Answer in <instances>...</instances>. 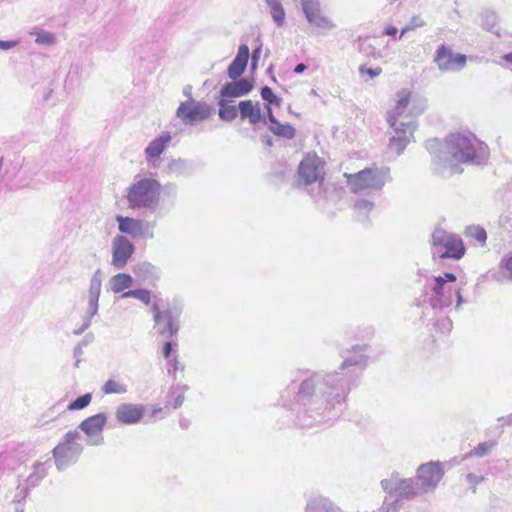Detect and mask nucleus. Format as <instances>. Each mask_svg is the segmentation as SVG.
<instances>
[{
    "mask_svg": "<svg viewBox=\"0 0 512 512\" xmlns=\"http://www.w3.org/2000/svg\"><path fill=\"white\" fill-rule=\"evenodd\" d=\"M161 191L157 178L137 174L125 190V199L131 210L153 213L159 208Z\"/></svg>",
    "mask_w": 512,
    "mask_h": 512,
    "instance_id": "1",
    "label": "nucleus"
},
{
    "mask_svg": "<svg viewBox=\"0 0 512 512\" xmlns=\"http://www.w3.org/2000/svg\"><path fill=\"white\" fill-rule=\"evenodd\" d=\"M486 151L485 144L470 132H456L445 139L444 161L451 166L473 162Z\"/></svg>",
    "mask_w": 512,
    "mask_h": 512,
    "instance_id": "2",
    "label": "nucleus"
},
{
    "mask_svg": "<svg viewBox=\"0 0 512 512\" xmlns=\"http://www.w3.org/2000/svg\"><path fill=\"white\" fill-rule=\"evenodd\" d=\"M347 185L353 193L364 190H380L386 183L387 171L376 165L360 170L357 173H344Z\"/></svg>",
    "mask_w": 512,
    "mask_h": 512,
    "instance_id": "3",
    "label": "nucleus"
},
{
    "mask_svg": "<svg viewBox=\"0 0 512 512\" xmlns=\"http://www.w3.org/2000/svg\"><path fill=\"white\" fill-rule=\"evenodd\" d=\"M83 451L82 437L79 431L67 432L63 440L53 449L55 464L59 470L74 463Z\"/></svg>",
    "mask_w": 512,
    "mask_h": 512,
    "instance_id": "4",
    "label": "nucleus"
},
{
    "mask_svg": "<svg viewBox=\"0 0 512 512\" xmlns=\"http://www.w3.org/2000/svg\"><path fill=\"white\" fill-rule=\"evenodd\" d=\"M103 274L100 269L93 272L87 294V310L80 327L73 330L75 335L82 334L91 325L92 318L97 315L99 309V298L102 290Z\"/></svg>",
    "mask_w": 512,
    "mask_h": 512,
    "instance_id": "5",
    "label": "nucleus"
},
{
    "mask_svg": "<svg viewBox=\"0 0 512 512\" xmlns=\"http://www.w3.org/2000/svg\"><path fill=\"white\" fill-rule=\"evenodd\" d=\"M297 173L304 184H322L326 176V162L316 152H308L301 160Z\"/></svg>",
    "mask_w": 512,
    "mask_h": 512,
    "instance_id": "6",
    "label": "nucleus"
},
{
    "mask_svg": "<svg viewBox=\"0 0 512 512\" xmlns=\"http://www.w3.org/2000/svg\"><path fill=\"white\" fill-rule=\"evenodd\" d=\"M118 230L122 235H128L133 239H153L156 223L144 219L117 215Z\"/></svg>",
    "mask_w": 512,
    "mask_h": 512,
    "instance_id": "7",
    "label": "nucleus"
},
{
    "mask_svg": "<svg viewBox=\"0 0 512 512\" xmlns=\"http://www.w3.org/2000/svg\"><path fill=\"white\" fill-rule=\"evenodd\" d=\"M212 113V109L204 102L189 97L186 101L180 103L176 110V116L185 125H194L207 119Z\"/></svg>",
    "mask_w": 512,
    "mask_h": 512,
    "instance_id": "8",
    "label": "nucleus"
},
{
    "mask_svg": "<svg viewBox=\"0 0 512 512\" xmlns=\"http://www.w3.org/2000/svg\"><path fill=\"white\" fill-rule=\"evenodd\" d=\"M433 246L444 250L440 258L460 259L465 254V247L461 238L444 230H436L432 235Z\"/></svg>",
    "mask_w": 512,
    "mask_h": 512,
    "instance_id": "9",
    "label": "nucleus"
},
{
    "mask_svg": "<svg viewBox=\"0 0 512 512\" xmlns=\"http://www.w3.org/2000/svg\"><path fill=\"white\" fill-rule=\"evenodd\" d=\"M152 312L154 314L155 327L159 334L172 337L178 332L180 311L177 308L160 310L158 305L154 304Z\"/></svg>",
    "mask_w": 512,
    "mask_h": 512,
    "instance_id": "10",
    "label": "nucleus"
},
{
    "mask_svg": "<svg viewBox=\"0 0 512 512\" xmlns=\"http://www.w3.org/2000/svg\"><path fill=\"white\" fill-rule=\"evenodd\" d=\"M108 417L105 413H98L83 420L78 428L86 435V442L91 446H100L104 443L103 429Z\"/></svg>",
    "mask_w": 512,
    "mask_h": 512,
    "instance_id": "11",
    "label": "nucleus"
},
{
    "mask_svg": "<svg viewBox=\"0 0 512 512\" xmlns=\"http://www.w3.org/2000/svg\"><path fill=\"white\" fill-rule=\"evenodd\" d=\"M434 62L441 71H457L466 65L467 57L442 44L436 50Z\"/></svg>",
    "mask_w": 512,
    "mask_h": 512,
    "instance_id": "12",
    "label": "nucleus"
},
{
    "mask_svg": "<svg viewBox=\"0 0 512 512\" xmlns=\"http://www.w3.org/2000/svg\"><path fill=\"white\" fill-rule=\"evenodd\" d=\"M135 247L124 235H116L111 242V265L123 269L134 254Z\"/></svg>",
    "mask_w": 512,
    "mask_h": 512,
    "instance_id": "13",
    "label": "nucleus"
},
{
    "mask_svg": "<svg viewBox=\"0 0 512 512\" xmlns=\"http://www.w3.org/2000/svg\"><path fill=\"white\" fill-rule=\"evenodd\" d=\"M172 141V135L169 131H162L156 138L151 140L144 149L146 163L151 168L159 167L161 155Z\"/></svg>",
    "mask_w": 512,
    "mask_h": 512,
    "instance_id": "14",
    "label": "nucleus"
},
{
    "mask_svg": "<svg viewBox=\"0 0 512 512\" xmlns=\"http://www.w3.org/2000/svg\"><path fill=\"white\" fill-rule=\"evenodd\" d=\"M456 280L457 277L453 273H445L444 276H436L434 278L432 291L441 304L450 305L454 294L457 295L458 302L461 301V290L448 285V283H454Z\"/></svg>",
    "mask_w": 512,
    "mask_h": 512,
    "instance_id": "15",
    "label": "nucleus"
},
{
    "mask_svg": "<svg viewBox=\"0 0 512 512\" xmlns=\"http://www.w3.org/2000/svg\"><path fill=\"white\" fill-rule=\"evenodd\" d=\"M443 475L444 470L440 462L422 464L417 470V479L423 489L435 488Z\"/></svg>",
    "mask_w": 512,
    "mask_h": 512,
    "instance_id": "16",
    "label": "nucleus"
},
{
    "mask_svg": "<svg viewBox=\"0 0 512 512\" xmlns=\"http://www.w3.org/2000/svg\"><path fill=\"white\" fill-rule=\"evenodd\" d=\"M261 96L263 100L266 101V103L264 104V109L266 110L270 122L269 129L276 135H286L287 126L279 124L274 116L273 106L279 107L280 100L267 86L262 88Z\"/></svg>",
    "mask_w": 512,
    "mask_h": 512,
    "instance_id": "17",
    "label": "nucleus"
},
{
    "mask_svg": "<svg viewBox=\"0 0 512 512\" xmlns=\"http://www.w3.org/2000/svg\"><path fill=\"white\" fill-rule=\"evenodd\" d=\"M302 9L309 23L321 28L333 26L330 18L321 9L318 0H302Z\"/></svg>",
    "mask_w": 512,
    "mask_h": 512,
    "instance_id": "18",
    "label": "nucleus"
},
{
    "mask_svg": "<svg viewBox=\"0 0 512 512\" xmlns=\"http://www.w3.org/2000/svg\"><path fill=\"white\" fill-rule=\"evenodd\" d=\"M145 415V407L141 404L122 403L115 411L119 423L133 425L139 423Z\"/></svg>",
    "mask_w": 512,
    "mask_h": 512,
    "instance_id": "19",
    "label": "nucleus"
},
{
    "mask_svg": "<svg viewBox=\"0 0 512 512\" xmlns=\"http://www.w3.org/2000/svg\"><path fill=\"white\" fill-rule=\"evenodd\" d=\"M413 97L411 90L403 88L396 93L395 105L387 114V121L389 125L398 132L397 124L398 119L406 111Z\"/></svg>",
    "mask_w": 512,
    "mask_h": 512,
    "instance_id": "20",
    "label": "nucleus"
},
{
    "mask_svg": "<svg viewBox=\"0 0 512 512\" xmlns=\"http://www.w3.org/2000/svg\"><path fill=\"white\" fill-rule=\"evenodd\" d=\"M239 114L242 120L247 119L250 124L263 122L267 125L266 110L262 111L260 103L252 100H245L239 103Z\"/></svg>",
    "mask_w": 512,
    "mask_h": 512,
    "instance_id": "21",
    "label": "nucleus"
},
{
    "mask_svg": "<svg viewBox=\"0 0 512 512\" xmlns=\"http://www.w3.org/2000/svg\"><path fill=\"white\" fill-rule=\"evenodd\" d=\"M253 88V84L247 79H241L226 83L220 90V97H241L248 94Z\"/></svg>",
    "mask_w": 512,
    "mask_h": 512,
    "instance_id": "22",
    "label": "nucleus"
},
{
    "mask_svg": "<svg viewBox=\"0 0 512 512\" xmlns=\"http://www.w3.org/2000/svg\"><path fill=\"white\" fill-rule=\"evenodd\" d=\"M248 59L249 48L247 45L243 44L239 47L236 57L228 67L227 72L229 78L233 80L237 79L244 72Z\"/></svg>",
    "mask_w": 512,
    "mask_h": 512,
    "instance_id": "23",
    "label": "nucleus"
},
{
    "mask_svg": "<svg viewBox=\"0 0 512 512\" xmlns=\"http://www.w3.org/2000/svg\"><path fill=\"white\" fill-rule=\"evenodd\" d=\"M133 285V278L127 273H117L108 281V290L114 294L124 293L130 290Z\"/></svg>",
    "mask_w": 512,
    "mask_h": 512,
    "instance_id": "24",
    "label": "nucleus"
},
{
    "mask_svg": "<svg viewBox=\"0 0 512 512\" xmlns=\"http://www.w3.org/2000/svg\"><path fill=\"white\" fill-rule=\"evenodd\" d=\"M133 273L140 279L146 281L157 278V268L149 262H140L133 266Z\"/></svg>",
    "mask_w": 512,
    "mask_h": 512,
    "instance_id": "25",
    "label": "nucleus"
},
{
    "mask_svg": "<svg viewBox=\"0 0 512 512\" xmlns=\"http://www.w3.org/2000/svg\"><path fill=\"white\" fill-rule=\"evenodd\" d=\"M218 104L220 106V109H219L220 119H222L224 121H232L238 116L239 107L236 108V106L227 105L225 98L220 97Z\"/></svg>",
    "mask_w": 512,
    "mask_h": 512,
    "instance_id": "26",
    "label": "nucleus"
},
{
    "mask_svg": "<svg viewBox=\"0 0 512 512\" xmlns=\"http://www.w3.org/2000/svg\"><path fill=\"white\" fill-rule=\"evenodd\" d=\"M127 391V385L117 379H108L102 387L104 394H125Z\"/></svg>",
    "mask_w": 512,
    "mask_h": 512,
    "instance_id": "27",
    "label": "nucleus"
},
{
    "mask_svg": "<svg viewBox=\"0 0 512 512\" xmlns=\"http://www.w3.org/2000/svg\"><path fill=\"white\" fill-rule=\"evenodd\" d=\"M167 171L175 176L187 175L190 172V166L186 160L174 159L167 165Z\"/></svg>",
    "mask_w": 512,
    "mask_h": 512,
    "instance_id": "28",
    "label": "nucleus"
},
{
    "mask_svg": "<svg viewBox=\"0 0 512 512\" xmlns=\"http://www.w3.org/2000/svg\"><path fill=\"white\" fill-rule=\"evenodd\" d=\"M266 2L270 8V13L274 22L278 26H282L285 22V11L279 0H266Z\"/></svg>",
    "mask_w": 512,
    "mask_h": 512,
    "instance_id": "29",
    "label": "nucleus"
},
{
    "mask_svg": "<svg viewBox=\"0 0 512 512\" xmlns=\"http://www.w3.org/2000/svg\"><path fill=\"white\" fill-rule=\"evenodd\" d=\"M121 298H135L145 305H149L151 303V292L147 289L128 290L121 294Z\"/></svg>",
    "mask_w": 512,
    "mask_h": 512,
    "instance_id": "30",
    "label": "nucleus"
},
{
    "mask_svg": "<svg viewBox=\"0 0 512 512\" xmlns=\"http://www.w3.org/2000/svg\"><path fill=\"white\" fill-rule=\"evenodd\" d=\"M465 235L466 237L479 242L481 245H485L487 240V233L485 229L478 225L468 226L465 230Z\"/></svg>",
    "mask_w": 512,
    "mask_h": 512,
    "instance_id": "31",
    "label": "nucleus"
},
{
    "mask_svg": "<svg viewBox=\"0 0 512 512\" xmlns=\"http://www.w3.org/2000/svg\"><path fill=\"white\" fill-rule=\"evenodd\" d=\"M410 141V137L406 135V132L403 131L401 135L393 136L390 140L389 147L394 150L397 154H401L406 145Z\"/></svg>",
    "mask_w": 512,
    "mask_h": 512,
    "instance_id": "32",
    "label": "nucleus"
},
{
    "mask_svg": "<svg viewBox=\"0 0 512 512\" xmlns=\"http://www.w3.org/2000/svg\"><path fill=\"white\" fill-rule=\"evenodd\" d=\"M36 38L35 42L40 45H48L52 46L57 43V38L55 34L46 31V30H39L35 32Z\"/></svg>",
    "mask_w": 512,
    "mask_h": 512,
    "instance_id": "33",
    "label": "nucleus"
},
{
    "mask_svg": "<svg viewBox=\"0 0 512 512\" xmlns=\"http://www.w3.org/2000/svg\"><path fill=\"white\" fill-rule=\"evenodd\" d=\"M498 268L503 278L512 280V254L503 257Z\"/></svg>",
    "mask_w": 512,
    "mask_h": 512,
    "instance_id": "34",
    "label": "nucleus"
},
{
    "mask_svg": "<svg viewBox=\"0 0 512 512\" xmlns=\"http://www.w3.org/2000/svg\"><path fill=\"white\" fill-rule=\"evenodd\" d=\"M92 400V396L90 393H86L82 396H80L79 398H77L76 400H74L73 402H71L67 409L70 410V411H74V410H81L85 407H87L90 402Z\"/></svg>",
    "mask_w": 512,
    "mask_h": 512,
    "instance_id": "35",
    "label": "nucleus"
},
{
    "mask_svg": "<svg viewBox=\"0 0 512 512\" xmlns=\"http://www.w3.org/2000/svg\"><path fill=\"white\" fill-rule=\"evenodd\" d=\"M424 25H425V21L420 16H413L411 18L409 24L401 30V36H403L404 34H406L409 31L423 27Z\"/></svg>",
    "mask_w": 512,
    "mask_h": 512,
    "instance_id": "36",
    "label": "nucleus"
},
{
    "mask_svg": "<svg viewBox=\"0 0 512 512\" xmlns=\"http://www.w3.org/2000/svg\"><path fill=\"white\" fill-rule=\"evenodd\" d=\"M493 444L489 443H480L473 451V454L478 457H482L490 452Z\"/></svg>",
    "mask_w": 512,
    "mask_h": 512,
    "instance_id": "37",
    "label": "nucleus"
},
{
    "mask_svg": "<svg viewBox=\"0 0 512 512\" xmlns=\"http://www.w3.org/2000/svg\"><path fill=\"white\" fill-rule=\"evenodd\" d=\"M359 73L361 75H368L370 78H374V77H377L379 76L381 73H382V69L380 67H377L375 69H372V68H367L365 66H361L359 68Z\"/></svg>",
    "mask_w": 512,
    "mask_h": 512,
    "instance_id": "38",
    "label": "nucleus"
},
{
    "mask_svg": "<svg viewBox=\"0 0 512 512\" xmlns=\"http://www.w3.org/2000/svg\"><path fill=\"white\" fill-rule=\"evenodd\" d=\"M413 483L412 480H401L400 481V489L405 493V495H416L417 492L414 491L412 488Z\"/></svg>",
    "mask_w": 512,
    "mask_h": 512,
    "instance_id": "39",
    "label": "nucleus"
},
{
    "mask_svg": "<svg viewBox=\"0 0 512 512\" xmlns=\"http://www.w3.org/2000/svg\"><path fill=\"white\" fill-rule=\"evenodd\" d=\"M47 473V469L44 464L38 463L34 466V474L37 475V479L43 478Z\"/></svg>",
    "mask_w": 512,
    "mask_h": 512,
    "instance_id": "40",
    "label": "nucleus"
},
{
    "mask_svg": "<svg viewBox=\"0 0 512 512\" xmlns=\"http://www.w3.org/2000/svg\"><path fill=\"white\" fill-rule=\"evenodd\" d=\"M356 209H365L370 211L373 208V203L367 200H360L355 203Z\"/></svg>",
    "mask_w": 512,
    "mask_h": 512,
    "instance_id": "41",
    "label": "nucleus"
},
{
    "mask_svg": "<svg viewBox=\"0 0 512 512\" xmlns=\"http://www.w3.org/2000/svg\"><path fill=\"white\" fill-rule=\"evenodd\" d=\"M17 45L16 41H4L0 40V49L1 50H9Z\"/></svg>",
    "mask_w": 512,
    "mask_h": 512,
    "instance_id": "42",
    "label": "nucleus"
},
{
    "mask_svg": "<svg viewBox=\"0 0 512 512\" xmlns=\"http://www.w3.org/2000/svg\"><path fill=\"white\" fill-rule=\"evenodd\" d=\"M183 401H184V395H183V393H182V392H180V393H178V394L175 396V398H174V401H173V403H172L173 408H178V407H180V406L182 405Z\"/></svg>",
    "mask_w": 512,
    "mask_h": 512,
    "instance_id": "43",
    "label": "nucleus"
},
{
    "mask_svg": "<svg viewBox=\"0 0 512 512\" xmlns=\"http://www.w3.org/2000/svg\"><path fill=\"white\" fill-rule=\"evenodd\" d=\"M170 353H171V343L166 342L163 346V355L165 358H168L170 356Z\"/></svg>",
    "mask_w": 512,
    "mask_h": 512,
    "instance_id": "44",
    "label": "nucleus"
},
{
    "mask_svg": "<svg viewBox=\"0 0 512 512\" xmlns=\"http://www.w3.org/2000/svg\"><path fill=\"white\" fill-rule=\"evenodd\" d=\"M398 32L397 28L394 27V26H388L385 31H384V34L385 35H388V36H394L396 35Z\"/></svg>",
    "mask_w": 512,
    "mask_h": 512,
    "instance_id": "45",
    "label": "nucleus"
},
{
    "mask_svg": "<svg viewBox=\"0 0 512 512\" xmlns=\"http://www.w3.org/2000/svg\"><path fill=\"white\" fill-rule=\"evenodd\" d=\"M259 54H260V49H256V50L253 52V55H252V67H253V68H255V67H256V64H257V60H258Z\"/></svg>",
    "mask_w": 512,
    "mask_h": 512,
    "instance_id": "46",
    "label": "nucleus"
},
{
    "mask_svg": "<svg viewBox=\"0 0 512 512\" xmlns=\"http://www.w3.org/2000/svg\"><path fill=\"white\" fill-rule=\"evenodd\" d=\"M305 69H306V66H305L304 64H298V65L294 68V72H295V73H302Z\"/></svg>",
    "mask_w": 512,
    "mask_h": 512,
    "instance_id": "47",
    "label": "nucleus"
},
{
    "mask_svg": "<svg viewBox=\"0 0 512 512\" xmlns=\"http://www.w3.org/2000/svg\"><path fill=\"white\" fill-rule=\"evenodd\" d=\"M502 59L506 62H509L512 64V52L511 53H507L505 55L502 56Z\"/></svg>",
    "mask_w": 512,
    "mask_h": 512,
    "instance_id": "48",
    "label": "nucleus"
},
{
    "mask_svg": "<svg viewBox=\"0 0 512 512\" xmlns=\"http://www.w3.org/2000/svg\"><path fill=\"white\" fill-rule=\"evenodd\" d=\"M162 411V407L160 406H155L152 410V415H156L157 413H160Z\"/></svg>",
    "mask_w": 512,
    "mask_h": 512,
    "instance_id": "49",
    "label": "nucleus"
},
{
    "mask_svg": "<svg viewBox=\"0 0 512 512\" xmlns=\"http://www.w3.org/2000/svg\"><path fill=\"white\" fill-rule=\"evenodd\" d=\"M381 484L384 489H388V480H383Z\"/></svg>",
    "mask_w": 512,
    "mask_h": 512,
    "instance_id": "50",
    "label": "nucleus"
},
{
    "mask_svg": "<svg viewBox=\"0 0 512 512\" xmlns=\"http://www.w3.org/2000/svg\"><path fill=\"white\" fill-rule=\"evenodd\" d=\"M184 93H185L186 95H189V94H190V92H189V90H188V89H185V90H184Z\"/></svg>",
    "mask_w": 512,
    "mask_h": 512,
    "instance_id": "51",
    "label": "nucleus"
},
{
    "mask_svg": "<svg viewBox=\"0 0 512 512\" xmlns=\"http://www.w3.org/2000/svg\"><path fill=\"white\" fill-rule=\"evenodd\" d=\"M289 137L292 138L293 137V131L290 129V134H289Z\"/></svg>",
    "mask_w": 512,
    "mask_h": 512,
    "instance_id": "52",
    "label": "nucleus"
}]
</instances>
